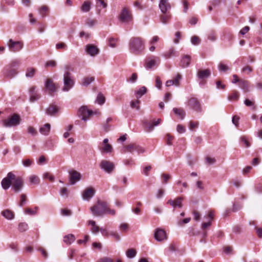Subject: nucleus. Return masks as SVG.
<instances>
[{
  "instance_id": "1",
  "label": "nucleus",
  "mask_w": 262,
  "mask_h": 262,
  "mask_svg": "<svg viewBox=\"0 0 262 262\" xmlns=\"http://www.w3.org/2000/svg\"><path fill=\"white\" fill-rule=\"evenodd\" d=\"M144 42L141 38H132L129 42V51L136 55L140 54L144 50Z\"/></svg>"
},
{
  "instance_id": "2",
  "label": "nucleus",
  "mask_w": 262,
  "mask_h": 262,
  "mask_svg": "<svg viewBox=\"0 0 262 262\" xmlns=\"http://www.w3.org/2000/svg\"><path fill=\"white\" fill-rule=\"evenodd\" d=\"M107 205L106 202L98 200L95 205L90 208V210L94 216H102L105 214Z\"/></svg>"
},
{
  "instance_id": "3",
  "label": "nucleus",
  "mask_w": 262,
  "mask_h": 262,
  "mask_svg": "<svg viewBox=\"0 0 262 262\" xmlns=\"http://www.w3.org/2000/svg\"><path fill=\"white\" fill-rule=\"evenodd\" d=\"M119 20L124 24H129L133 20V16L131 10L128 7H124L122 8L119 15Z\"/></svg>"
},
{
  "instance_id": "4",
  "label": "nucleus",
  "mask_w": 262,
  "mask_h": 262,
  "mask_svg": "<svg viewBox=\"0 0 262 262\" xmlns=\"http://www.w3.org/2000/svg\"><path fill=\"white\" fill-rule=\"evenodd\" d=\"M21 118L18 114H14L11 116L3 120V126L5 127H11L18 125Z\"/></svg>"
},
{
  "instance_id": "5",
  "label": "nucleus",
  "mask_w": 262,
  "mask_h": 262,
  "mask_svg": "<svg viewBox=\"0 0 262 262\" xmlns=\"http://www.w3.org/2000/svg\"><path fill=\"white\" fill-rule=\"evenodd\" d=\"M134 151H136L139 154H140L144 152L145 150L143 147L134 143H131L124 146L121 149V152L122 154L127 152L132 153Z\"/></svg>"
},
{
  "instance_id": "6",
  "label": "nucleus",
  "mask_w": 262,
  "mask_h": 262,
  "mask_svg": "<svg viewBox=\"0 0 262 262\" xmlns=\"http://www.w3.org/2000/svg\"><path fill=\"white\" fill-rule=\"evenodd\" d=\"M63 83L64 86L62 88V91H69L74 84V80L73 79L72 74L69 72H66L63 75Z\"/></svg>"
},
{
  "instance_id": "7",
  "label": "nucleus",
  "mask_w": 262,
  "mask_h": 262,
  "mask_svg": "<svg viewBox=\"0 0 262 262\" xmlns=\"http://www.w3.org/2000/svg\"><path fill=\"white\" fill-rule=\"evenodd\" d=\"M15 178V174L9 172L7 177L4 178L1 182L2 186L5 190H7L12 185L13 180Z\"/></svg>"
},
{
  "instance_id": "8",
  "label": "nucleus",
  "mask_w": 262,
  "mask_h": 262,
  "mask_svg": "<svg viewBox=\"0 0 262 262\" xmlns=\"http://www.w3.org/2000/svg\"><path fill=\"white\" fill-rule=\"evenodd\" d=\"M45 85L46 89L48 90L49 95L51 96H53L58 89V86L50 78H48L46 80Z\"/></svg>"
},
{
  "instance_id": "9",
  "label": "nucleus",
  "mask_w": 262,
  "mask_h": 262,
  "mask_svg": "<svg viewBox=\"0 0 262 262\" xmlns=\"http://www.w3.org/2000/svg\"><path fill=\"white\" fill-rule=\"evenodd\" d=\"M24 185V181L21 177H16L13 180L12 189L15 192H18L21 190Z\"/></svg>"
},
{
  "instance_id": "10",
  "label": "nucleus",
  "mask_w": 262,
  "mask_h": 262,
  "mask_svg": "<svg viewBox=\"0 0 262 262\" xmlns=\"http://www.w3.org/2000/svg\"><path fill=\"white\" fill-rule=\"evenodd\" d=\"M93 114L92 110H90L86 106H81L78 111V116L81 117V119L84 121H86L88 117Z\"/></svg>"
},
{
  "instance_id": "11",
  "label": "nucleus",
  "mask_w": 262,
  "mask_h": 262,
  "mask_svg": "<svg viewBox=\"0 0 262 262\" xmlns=\"http://www.w3.org/2000/svg\"><path fill=\"white\" fill-rule=\"evenodd\" d=\"M4 75L8 78H12L18 73L16 68H13L9 65H7L3 70Z\"/></svg>"
},
{
  "instance_id": "12",
  "label": "nucleus",
  "mask_w": 262,
  "mask_h": 262,
  "mask_svg": "<svg viewBox=\"0 0 262 262\" xmlns=\"http://www.w3.org/2000/svg\"><path fill=\"white\" fill-rule=\"evenodd\" d=\"M9 42L8 46L12 52H18L23 48V44L20 41H14L12 39H10Z\"/></svg>"
},
{
  "instance_id": "13",
  "label": "nucleus",
  "mask_w": 262,
  "mask_h": 262,
  "mask_svg": "<svg viewBox=\"0 0 262 262\" xmlns=\"http://www.w3.org/2000/svg\"><path fill=\"white\" fill-rule=\"evenodd\" d=\"M69 180L71 185L75 184L81 179V174L75 170L72 169L69 171Z\"/></svg>"
},
{
  "instance_id": "14",
  "label": "nucleus",
  "mask_w": 262,
  "mask_h": 262,
  "mask_svg": "<svg viewBox=\"0 0 262 262\" xmlns=\"http://www.w3.org/2000/svg\"><path fill=\"white\" fill-rule=\"evenodd\" d=\"M100 167L107 173L112 172L115 168L112 162L106 160H102L100 164Z\"/></svg>"
},
{
  "instance_id": "15",
  "label": "nucleus",
  "mask_w": 262,
  "mask_h": 262,
  "mask_svg": "<svg viewBox=\"0 0 262 262\" xmlns=\"http://www.w3.org/2000/svg\"><path fill=\"white\" fill-rule=\"evenodd\" d=\"M188 106L196 112H200L201 111V104L197 99L194 97H191L189 99Z\"/></svg>"
},
{
  "instance_id": "16",
  "label": "nucleus",
  "mask_w": 262,
  "mask_h": 262,
  "mask_svg": "<svg viewBox=\"0 0 262 262\" xmlns=\"http://www.w3.org/2000/svg\"><path fill=\"white\" fill-rule=\"evenodd\" d=\"M154 237L158 242L166 239L167 236L165 231L160 228L156 229L154 233Z\"/></svg>"
},
{
  "instance_id": "17",
  "label": "nucleus",
  "mask_w": 262,
  "mask_h": 262,
  "mask_svg": "<svg viewBox=\"0 0 262 262\" xmlns=\"http://www.w3.org/2000/svg\"><path fill=\"white\" fill-rule=\"evenodd\" d=\"M36 86H31L29 90V95H30V98L29 100L31 102H34L35 101L38 100L39 98L40 97V95L37 92V91L36 90Z\"/></svg>"
},
{
  "instance_id": "18",
  "label": "nucleus",
  "mask_w": 262,
  "mask_h": 262,
  "mask_svg": "<svg viewBox=\"0 0 262 262\" xmlns=\"http://www.w3.org/2000/svg\"><path fill=\"white\" fill-rule=\"evenodd\" d=\"M161 122V119H158L157 121L152 120L150 122L145 121L144 126L146 132H150L154 129L155 126L159 125Z\"/></svg>"
},
{
  "instance_id": "19",
  "label": "nucleus",
  "mask_w": 262,
  "mask_h": 262,
  "mask_svg": "<svg viewBox=\"0 0 262 262\" xmlns=\"http://www.w3.org/2000/svg\"><path fill=\"white\" fill-rule=\"evenodd\" d=\"M159 8L162 13H165L171 9V6L168 0H160Z\"/></svg>"
},
{
  "instance_id": "20",
  "label": "nucleus",
  "mask_w": 262,
  "mask_h": 262,
  "mask_svg": "<svg viewBox=\"0 0 262 262\" xmlns=\"http://www.w3.org/2000/svg\"><path fill=\"white\" fill-rule=\"evenodd\" d=\"M156 62H160L159 57L154 56L150 57L146 59L145 67L147 69H151L155 66Z\"/></svg>"
},
{
  "instance_id": "21",
  "label": "nucleus",
  "mask_w": 262,
  "mask_h": 262,
  "mask_svg": "<svg viewBox=\"0 0 262 262\" xmlns=\"http://www.w3.org/2000/svg\"><path fill=\"white\" fill-rule=\"evenodd\" d=\"M85 51L88 54L91 56H95L99 53V49L92 44L87 45L85 46Z\"/></svg>"
},
{
  "instance_id": "22",
  "label": "nucleus",
  "mask_w": 262,
  "mask_h": 262,
  "mask_svg": "<svg viewBox=\"0 0 262 262\" xmlns=\"http://www.w3.org/2000/svg\"><path fill=\"white\" fill-rule=\"evenodd\" d=\"M182 201L183 198L182 197H177L174 200H169L167 202V204H169L174 208L177 207L181 208L182 207Z\"/></svg>"
},
{
  "instance_id": "23",
  "label": "nucleus",
  "mask_w": 262,
  "mask_h": 262,
  "mask_svg": "<svg viewBox=\"0 0 262 262\" xmlns=\"http://www.w3.org/2000/svg\"><path fill=\"white\" fill-rule=\"evenodd\" d=\"M182 79V76L180 74H178L174 79L168 80L165 83V85L167 87L171 85H176L178 86L180 85V80Z\"/></svg>"
},
{
  "instance_id": "24",
  "label": "nucleus",
  "mask_w": 262,
  "mask_h": 262,
  "mask_svg": "<svg viewBox=\"0 0 262 262\" xmlns=\"http://www.w3.org/2000/svg\"><path fill=\"white\" fill-rule=\"evenodd\" d=\"M95 194V190L92 187H89L85 190L82 193V198L84 200H89Z\"/></svg>"
},
{
  "instance_id": "25",
  "label": "nucleus",
  "mask_w": 262,
  "mask_h": 262,
  "mask_svg": "<svg viewBox=\"0 0 262 262\" xmlns=\"http://www.w3.org/2000/svg\"><path fill=\"white\" fill-rule=\"evenodd\" d=\"M59 110V107L56 105L51 104L47 108L46 113L50 116H55L58 113Z\"/></svg>"
},
{
  "instance_id": "26",
  "label": "nucleus",
  "mask_w": 262,
  "mask_h": 262,
  "mask_svg": "<svg viewBox=\"0 0 262 262\" xmlns=\"http://www.w3.org/2000/svg\"><path fill=\"white\" fill-rule=\"evenodd\" d=\"M211 75L209 69L202 70L198 71L197 76L199 78L203 79L209 77Z\"/></svg>"
},
{
  "instance_id": "27",
  "label": "nucleus",
  "mask_w": 262,
  "mask_h": 262,
  "mask_svg": "<svg viewBox=\"0 0 262 262\" xmlns=\"http://www.w3.org/2000/svg\"><path fill=\"white\" fill-rule=\"evenodd\" d=\"M2 215L8 220H13L15 217V214L13 211L9 209H5L2 211Z\"/></svg>"
},
{
  "instance_id": "28",
  "label": "nucleus",
  "mask_w": 262,
  "mask_h": 262,
  "mask_svg": "<svg viewBox=\"0 0 262 262\" xmlns=\"http://www.w3.org/2000/svg\"><path fill=\"white\" fill-rule=\"evenodd\" d=\"M239 86L244 90L245 93L248 92L250 90V82L247 80L241 79Z\"/></svg>"
},
{
  "instance_id": "29",
  "label": "nucleus",
  "mask_w": 262,
  "mask_h": 262,
  "mask_svg": "<svg viewBox=\"0 0 262 262\" xmlns=\"http://www.w3.org/2000/svg\"><path fill=\"white\" fill-rule=\"evenodd\" d=\"M191 57L189 55H184L181 60V66L186 68L189 66L190 63Z\"/></svg>"
},
{
  "instance_id": "30",
  "label": "nucleus",
  "mask_w": 262,
  "mask_h": 262,
  "mask_svg": "<svg viewBox=\"0 0 262 262\" xmlns=\"http://www.w3.org/2000/svg\"><path fill=\"white\" fill-rule=\"evenodd\" d=\"M49 8L46 5H42L38 9V13L42 17H45L49 11Z\"/></svg>"
},
{
  "instance_id": "31",
  "label": "nucleus",
  "mask_w": 262,
  "mask_h": 262,
  "mask_svg": "<svg viewBox=\"0 0 262 262\" xmlns=\"http://www.w3.org/2000/svg\"><path fill=\"white\" fill-rule=\"evenodd\" d=\"M170 18L171 14L168 11L166 13H162V14L160 15V21L163 24L168 23Z\"/></svg>"
},
{
  "instance_id": "32",
  "label": "nucleus",
  "mask_w": 262,
  "mask_h": 262,
  "mask_svg": "<svg viewBox=\"0 0 262 262\" xmlns=\"http://www.w3.org/2000/svg\"><path fill=\"white\" fill-rule=\"evenodd\" d=\"M174 113L177 115L181 119H183L185 116V111L183 108H173Z\"/></svg>"
},
{
  "instance_id": "33",
  "label": "nucleus",
  "mask_w": 262,
  "mask_h": 262,
  "mask_svg": "<svg viewBox=\"0 0 262 262\" xmlns=\"http://www.w3.org/2000/svg\"><path fill=\"white\" fill-rule=\"evenodd\" d=\"M75 240V236L72 234L66 235L63 237V242L67 245H70Z\"/></svg>"
},
{
  "instance_id": "34",
  "label": "nucleus",
  "mask_w": 262,
  "mask_h": 262,
  "mask_svg": "<svg viewBox=\"0 0 262 262\" xmlns=\"http://www.w3.org/2000/svg\"><path fill=\"white\" fill-rule=\"evenodd\" d=\"M88 224L92 226L91 230L93 233L96 234L100 231V229H99V227L96 225V222L95 221L90 220L88 221Z\"/></svg>"
},
{
  "instance_id": "35",
  "label": "nucleus",
  "mask_w": 262,
  "mask_h": 262,
  "mask_svg": "<svg viewBox=\"0 0 262 262\" xmlns=\"http://www.w3.org/2000/svg\"><path fill=\"white\" fill-rule=\"evenodd\" d=\"M92 3L90 1H84L81 6V10L83 12H88L91 9Z\"/></svg>"
},
{
  "instance_id": "36",
  "label": "nucleus",
  "mask_w": 262,
  "mask_h": 262,
  "mask_svg": "<svg viewBox=\"0 0 262 262\" xmlns=\"http://www.w3.org/2000/svg\"><path fill=\"white\" fill-rule=\"evenodd\" d=\"M50 124L49 123H46L40 128L39 132L41 134L44 135H47L50 132Z\"/></svg>"
},
{
  "instance_id": "37",
  "label": "nucleus",
  "mask_w": 262,
  "mask_h": 262,
  "mask_svg": "<svg viewBox=\"0 0 262 262\" xmlns=\"http://www.w3.org/2000/svg\"><path fill=\"white\" fill-rule=\"evenodd\" d=\"M95 80L94 77H87L84 78L81 83V85L84 86H86L91 83Z\"/></svg>"
},
{
  "instance_id": "38",
  "label": "nucleus",
  "mask_w": 262,
  "mask_h": 262,
  "mask_svg": "<svg viewBox=\"0 0 262 262\" xmlns=\"http://www.w3.org/2000/svg\"><path fill=\"white\" fill-rule=\"evenodd\" d=\"M101 152L110 153L113 150V147L111 144H105L100 148Z\"/></svg>"
},
{
  "instance_id": "39",
  "label": "nucleus",
  "mask_w": 262,
  "mask_h": 262,
  "mask_svg": "<svg viewBox=\"0 0 262 262\" xmlns=\"http://www.w3.org/2000/svg\"><path fill=\"white\" fill-rule=\"evenodd\" d=\"M147 91V89L145 86H142L139 90L137 91L135 95L137 98H139L141 97L143 95H144Z\"/></svg>"
},
{
  "instance_id": "40",
  "label": "nucleus",
  "mask_w": 262,
  "mask_h": 262,
  "mask_svg": "<svg viewBox=\"0 0 262 262\" xmlns=\"http://www.w3.org/2000/svg\"><path fill=\"white\" fill-rule=\"evenodd\" d=\"M29 181L32 184H38L40 182L39 178L36 175H31L29 178Z\"/></svg>"
},
{
  "instance_id": "41",
  "label": "nucleus",
  "mask_w": 262,
  "mask_h": 262,
  "mask_svg": "<svg viewBox=\"0 0 262 262\" xmlns=\"http://www.w3.org/2000/svg\"><path fill=\"white\" fill-rule=\"evenodd\" d=\"M36 73V69L33 68H29L27 69L26 76L28 78L33 77Z\"/></svg>"
},
{
  "instance_id": "42",
  "label": "nucleus",
  "mask_w": 262,
  "mask_h": 262,
  "mask_svg": "<svg viewBox=\"0 0 262 262\" xmlns=\"http://www.w3.org/2000/svg\"><path fill=\"white\" fill-rule=\"evenodd\" d=\"M239 97V93L236 91H234L233 92L228 96V99L229 100H235L237 101Z\"/></svg>"
},
{
  "instance_id": "43",
  "label": "nucleus",
  "mask_w": 262,
  "mask_h": 262,
  "mask_svg": "<svg viewBox=\"0 0 262 262\" xmlns=\"http://www.w3.org/2000/svg\"><path fill=\"white\" fill-rule=\"evenodd\" d=\"M159 38L157 36H155L153 37V38L150 41V44L151 46L149 48V50L151 52H153L155 50V47L154 45L159 40Z\"/></svg>"
},
{
  "instance_id": "44",
  "label": "nucleus",
  "mask_w": 262,
  "mask_h": 262,
  "mask_svg": "<svg viewBox=\"0 0 262 262\" xmlns=\"http://www.w3.org/2000/svg\"><path fill=\"white\" fill-rule=\"evenodd\" d=\"M176 51L173 48L170 49L168 51L165 52L163 54V56L166 58H169L171 56L175 55Z\"/></svg>"
},
{
  "instance_id": "45",
  "label": "nucleus",
  "mask_w": 262,
  "mask_h": 262,
  "mask_svg": "<svg viewBox=\"0 0 262 262\" xmlns=\"http://www.w3.org/2000/svg\"><path fill=\"white\" fill-rule=\"evenodd\" d=\"M20 61L18 59H16L13 60L8 65H9L10 66L12 67L13 68H16L17 70L18 67L20 65Z\"/></svg>"
},
{
  "instance_id": "46",
  "label": "nucleus",
  "mask_w": 262,
  "mask_h": 262,
  "mask_svg": "<svg viewBox=\"0 0 262 262\" xmlns=\"http://www.w3.org/2000/svg\"><path fill=\"white\" fill-rule=\"evenodd\" d=\"M126 254L127 257L132 258L136 255L137 252L134 249H129L126 251Z\"/></svg>"
},
{
  "instance_id": "47",
  "label": "nucleus",
  "mask_w": 262,
  "mask_h": 262,
  "mask_svg": "<svg viewBox=\"0 0 262 262\" xmlns=\"http://www.w3.org/2000/svg\"><path fill=\"white\" fill-rule=\"evenodd\" d=\"M104 102L105 98L104 96L102 94L99 93L97 97L96 102L99 104L102 105L104 103Z\"/></svg>"
},
{
  "instance_id": "48",
  "label": "nucleus",
  "mask_w": 262,
  "mask_h": 262,
  "mask_svg": "<svg viewBox=\"0 0 262 262\" xmlns=\"http://www.w3.org/2000/svg\"><path fill=\"white\" fill-rule=\"evenodd\" d=\"M28 229V224L25 223H21L18 225V230L20 232H25Z\"/></svg>"
},
{
  "instance_id": "49",
  "label": "nucleus",
  "mask_w": 262,
  "mask_h": 262,
  "mask_svg": "<svg viewBox=\"0 0 262 262\" xmlns=\"http://www.w3.org/2000/svg\"><path fill=\"white\" fill-rule=\"evenodd\" d=\"M218 68L221 72H226L229 70V68L226 64L221 62L218 66Z\"/></svg>"
},
{
  "instance_id": "50",
  "label": "nucleus",
  "mask_w": 262,
  "mask_h": 262,
  "mask_svg": "<svg viewBox=\"0 0 262 262\" xmlns=\"http://www.w3.org/2000/svg\"><path fill=\"white\" fill-rule=\"evenodd\" d=\"M27 195L25 194H21L20 195V200L19 204V206L22 207L25 205L27 203Z\"/></svg>"
},
{
  "instance_id": "51",
  "label": "nucleus",
  "mask_w": 262,
  "mask_h": 262,
  "mask_svg": "<svg viewBox=\"0 0 262 262\" xmlns=\"http://www.w3.org/2000/svg\"><path fill=\"white\" fill-rule=\"evenodd\" d=\"M117 41H118L117 38H110L108 39L109 46L112 48H115L117 46Z\"/></svg>"
},
{
  "instance_id": "52",
  "label": "nucleus",
  "mask_w": 262,
  "mask_h": 262,
  "mask_svg": "<svg viewBox=\"0 0 262 262\" xmlns=\"http://www.w3.org/2000/svg\"><path fill=\"white\" fill-rule=\"evenodd\" d=\"M57 66V63L55 60H49L45 63V68L51 67L54 68Z\"/></svg>"
},
{
  "instance_id": "53",
  "label": "nucleus",
  "mask_w": 262,
  "mask_h": 262,
  "mask_svg": "<svg viewBox=\"0 0 262 262\" xmlns=\"http://www.w3.org/2000/svg\"><path fill=\"white\" fill-rule=\"evenodd\" d=\"M109 235L114 237L116 241L120 240V236L117 231H111L109 232Z\"/></svg>"
},
{
  "instance_id": "54",
  "label": "nucleus",
  "mask_w": 262,
  "mask_h": 262,
  "mask_svg": "<svg viewBox=\"0 0 262 262\" xmlns=\"http://www.w3.org/2000/svg\"><path fill=\"white\" fill-rule=\"evenodd\" d=\"M97 24V20L94 19L88 18L86 20V24L90 27H92Z\"/></svg>"
},
{
  "instance_id": "55",
  "label": "nucleus",
  "mask_w": 262,
  "mask_h": 262,
  "mask_svg": "<svg viewBox=\"0 0 262 262\" xmlns=\"http://www.w3.org/2000/svg\"><path fill=\"white\" fill-rule=\"evenodd\" d=\"M22 162L24 166L29 167L33 163V161L30 159H26L23 160Z\"/></svg>"
},
{
  "instance_id": "56",
  "label": "nucleus",
  "mask_w": 262,
  "mask_h": 262,
  "mask_svg": "<svg viewBox=\"0 0 262 262\" xmlns=\"http://www.w3.org/2000/svg\"><path fill=\"white\" fill-rule=\"evenodd\" d=\"M140 101L138 100H136L135 101H132L130 102V106L133 108H136L137 110H139L140 106H139Z\"/></svg>"
},
{
  "instance_id": "57",
  "label": "nucleus",
  "mask_w": 262,
  "mask_h": 262,
  "mask_svg": "<svg viewBox=\"0 0 262 262\" xmlns=\"http://www.w3.org/2000/svg\"><path fill=\"white\" fill-rule=\"evenodd\" d=\"M252 70L253 69L251 67L249 66H246L242 69V72L247 74H249L252 71Z\"/></svg>"
},
{
  "instance_id": "58",
  "label": "nucleus",
  "mask_w": 262,
  "mask_h": 262,
  "mask_svg": "<svg viewBox=\"0 0 262 262\" xmlns=\"http://www.w3.org/2000/svg\"><path fill=\"white\" fill-rule=\"evenodd\" d=\"M191 43L194 45H197L200 42V39L197 36H193L191 39Z\"/></svg>"
},
{
  "instance_id": "59",
  "label": "nucleus",
  "mask_w": 262,
  "mask_h": 262,
  "mask_svg": "<svg viewBox=\"0 0 262 262\" xmlns=\"http://www.w3.org/2000/svg\"><path fill=\"white\" fill-rule=\"evenodd\" d=\"M162 177L163 179L162 181L163 184H166L168 181L171 178V177L169 174L166 173H163Z\"/></svg>"
},
{
  "instance_id": "60",
  "label": "nucleus",
  "mask_w": 262,
  "mask_h": 262,
  "mask_svg": "<svg viewBox=\"0 0 262 262\" xmlns=\"http://www.w3.org/2000/svg\"><path fill=\"white\" fill-rule=\"evenodd\" d=\"M162 83L159 76L156 77V86L159 89H161Z\"/></svg>"
},
{
  "instance_id": "61",
  "label": "nucleus",
  "mask_w": 262,
  "mask_h": 262,
  "mask_svg": "<svg viewBox=\"0 0 262 262\" xmlns=\"http://www.w3.org/2000/svg\"><path fill=\"white\" fill-rule=\"evenodd\" d=\"M27 132L29 134H31L32 136H35L37 133L35 129L32 126H29L28 127Z\"/></svg>"
},
{
  "instance_id": "62",
  "label": "nucleus",
  "mask_w": 262,
  "mask_h": 262,
  "mask_svg": "<svg viewBox=\"0 0 262 262\" xmlns=\"http://www.w3.org/2000/svg\"><path fill=\"white\" fill-rule=\"evenodd\" d=\"M97 5L98 7H102L103 8L107 7V4L103 0H97Z\"/></svg>"
},
{
  "instance_id": "63",
  "label": "nucleus",
  "mask_w": 262,
  "mask_h": 262,
  "mask_svg": "<svg viewBox=\"0 0 262 262\" xmlns=\"http://www.w3.org/2000/svg\"><path fill=\"white\" fill-rule=\"evenodd\" d=\"M43 178L45 179H48L51 182H53L54 180V177L49 172L45 173L43 174Z\"/></svg>"
},
{
  "instance_id": "64",
  "label": "nucleus",
  "mask_w": 262,
  "mask_h": 262,
  "mask_svg": "<svg viewBox=\"0 0 262 262\" xmlns=\"http://www.w3.org/2000/svg\"><path fill=\"white\" fill-rule=\"evenodd\" d=\"M98 262H113V260L109 257H104L100 258Z\"/></svg>"
}]
</instances>
